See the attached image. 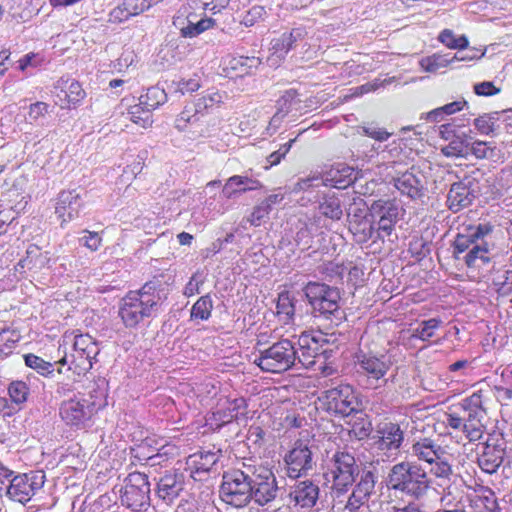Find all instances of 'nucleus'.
I'll use <instances>...</instances> for the list:
<instances>
[{
	"label": "nucleus",
	"instance_id": "nucleus-36",
	"mask_svg": "<svg viewBox=\"0 0 512 512\" xmlns=\"http://www.w3.org/2000/svg\"><path fill=\"white\" fill-rule=\"evenodd\" d=\"M370 211L380 217L398 221L399 207L396 199H378L372 202Z\"/></svg>",
	"mask_w": 512,
	"mask_h": 512
},
{
	"label": "nucleus",
	"instance_id": "nucleus-50",
	"mask_svg": "<svg viewBox=\"0 0 512 512\" xmlns=\"http://www.w3.org/2000/svg\"><path fill=\"white\" fill-rule=\"evenodd\" d=\"M30 389L24 381H13L8 386V394L11 401L17 405L27 401Z\"/></svg>",
	"mask_w": 512,
	"mask_h": 512
},
{
	"label": "nucleus",
	"instance_id": "nucleus-58",
	"mask_svg": "<svg viewBox=\"0 0 512 512\" xmlns=\"http://www.w3.org/2000/svg\"><path fill=\"white\" fill-rule=\"evenodd\" d=\"M446 64L447 61L439 54H433L420 60V66L426 72H436L441 67L446 66Z\"/></svg>",
	"mask_w": 512,
	"mask_h": 512
},
{
	"label": "nucleus",
	"instance_id": "nucleus-43",
	"mask_svg": "<svg viewBox=\"0 0 512 512\" xmlns=\"http://www.w3.org/2000/svg\"><path fill=\"white\" fill-rule=\"evenodd\" d=\"M213 310V301L209 294L200 297L191 308V318L208 320Z\"/></svg>",
	"mask_w": 512,
	"mask_h": 512
},
{
	"label": "nucleus",
	"instance_id": "nucleus-29",
	"mask_svg": "<svg viewBox=\"0 0 512 512\" xmlns=\"http://www.w3.org/2000/svg\"><path fill=\"white\" fill-rule=\"evenodd\" d=\"M469 499L470 506L474 511H496L498 508L495 492L486 486L476 485L473 489V493L469 496Z\"/></svg>",
	"mask_w": 512,
	"mask_h": 512
},
{
	"label": "nucleus",
	"instance_id": "nucleus-2",
	"mask_svg": "<svg viewBox=\"0 0 512 512\" xmlns=\"http://www.w3.org/2000/svg\"><path fill=\"white\" fill-rule=\"evenodd\" d=\"M160 300L154 285L147 282L140 289L130 290L122 297L118 316L126 328H137L145 320L156 316Z\"/></svg>",
	"mask_w": 512,
	"mask_h": 512
},
{
	"label": "nucleus",
	"instance_id": "nucleus-26",
	"mask_svg": "<svg viewBox=\"0 0 512 512\" xmlns=\"http://www.w3.org/2000/svg\"><path fill=\"white\" fill-rule=\"evenodd\" d=\"M411 452L419 461L430 465L446 455L445 449L431 438H421L413 443Z\"/></svg>",
	"mask_w": 512,
	"mask_h": 512
},
{
	"label": "nucleus",
	"instance_id": "nucleus-33",
	"mask_svg": "<svg viewBox=\"0 0 512 512\" xmlns=\"http://www.w3.org/2000/svg\"><path fill=\"white\" fill-rule=\"evenodd\" d=\"M225 93L215 89L207 90L195 102L196 112L204 114L220 108L225 100Z\"/></svg>",
	"mask_w": 512,
	"mask_h": 512
},
{
	"label": "nucleus",
	"instance_id": "nucleus-9",
	"mask_svg": "<svg viewBox=\"0 0 512 512\" xmlns=\"http://www.w3.org/2000/svg\"><path fill=\"white\" fill-rule=\"evenodd\" d=\"M357 474L354 456L345 451H337L331 458L325 476L332 482V488L341 493L354 483Z\"/></svg>",
	"mask_w": 512,
	"mask_h": 512
},
{
	"label": "nucleus",
	"instance_id": "nucleus-59",
	"mask_svg": "<svg viewBox=\"0 0 512 512\" xmlns=\"http://www.w3.org/2000/svg\"><path fill=\"white\" fill-rule=\"evenodd\" d=\"M271 210L262 201L253 208L248 221L252 226L258 227L268 218Z\"/></svg>",
	"mask_w": 512,
	"mask_h": 512
},
{
	"label": "nucleus",
	"instance_id": "nucleus-44",
	"mask_svg": "<svg viewBox=\"0 0 512 512\" xmlns=\"http://www.w3.org/2000/svg\"><path fill=\"white\" fill-rule=\"evenodd\" d=\"M438 41L449 49L463 50L469 45L465 35L457 37L450 29H444L439 33Z\"/></svg>",
	"mask_w": 512,
	"mask_h": 512
},
{
	"label": "nucleus",
	"instance_id": "nucleus-39",
	"mask_svg": "<svg viewBox=\"0 0 512 512\" xmlns=\"http://www.w3.org/2000/svg\"><path fill=\"white\" fill-rule=\"evenodd\" d=\"M166 99L167 96L163 89L150 87L139 97V102L152 113L153 110L164 104Z\"/></svg>",
	"mask_w": 512,
	"mask_h": 512
},
{
	"label": "nucleus",
	"instance_id": "nucleus-12",
	"mask_svg": "<svg viewBox=\"0 0 512 512\" xmlns=\"http://www.w3.org/2000/svg\"><path fill=\"white\" fill-rule=\"evenodd\" d=\"M326 410L341 416H349L359 409V399L354 388L349 384H340L327 390L323 395Z\"/></svg>",
	"mask_w": 512,
	"mask_h": 512
},
{
	"label": "nucleus",
	"instance_id": "nucleus-47",
	"mask_svg": "<svg viewBox=\"0 0 512 512\" xmlns=\"http://www.w3.org/2000/svg\"><path fill=\"white\" fill-rule=\"evenodd\" d=\"M130 120L142 128H148L153 123L152 113H150L140 102L132 105L128 111Z\"/></svg>",
	"mask_w": 512,
	"mask_h": 512
},
{
	"label": "nucleus",
	"instance_id": "nucleus-16",
	"mask_svg": "<svg viewBox=\"0 0 512 512\" xmlns=\"http://www.w3.org/2000/svg\"><path fill=\"white\" fill-rule=\"evenodd\" d=\"M505 450V441L500 434L489 435L477 460L481 470L487 474L495 473L503 463Z\"/></svg>",
	"mask_w": 512,
	"mask_h": 512
},
{
	"label": "nucleus",
	"instance_id": "nucleus-49",
	"mask_svg": "<svg viewBox=\"0 0 512 512\" xmlns=\"http://www.w3.org/2000/svg\"><path fill=\"white\" fill-rule=\"evenodd\" d=\"M25 364L31 368L36 370L42 376L52 375L54 371V365L43 358L35 355V354H27L24 357Z\"/></svg>",
	"mask_w": 512,
	"mask_h": 512
},
{
	"label": "nucleus",
	"instance_id": "nucleus-32",
	"mask_svg": "<svg viewBox=\"0 0 512 512\" xmlns=\"http://www.w3.org/2000/svg\"><path fill=\"white\" fill-rule=\"evenodd\" d=\"M329 180L338 189H344L352 185L357 179V172L346 164H338L328 172Z\"/></svg>",
	"mask_w": 512,
	"mask_h": 512
},
{
	"label": "nucleus",
	"instance_id": "nucleus-27",
	"mask_svg": "<svg viewBox=\"0 0 512 512\" xmlns=\"http://www.w3.org/2000/svg\"><path fill=\"white\" fill-rule=\"evenodd\" d=\"M307 36L305 27H296L289 32L282 33L278 38L271 41V50L273 54L284 57L286 56L297 44Z\"/></svg>",
	"mask_w": 512,
	"mask_h": 512
},
{
	"label": "nucleus",
	"instance_id": "nucleus-37",
	"mask_svg": "<svg viewBox=\"0 0 512 512\" xmlns=\"http://www.w3.org/2000/svg\"><path fill=\"white\" fill-rule=\"evenodd\" d=\"M278 486L276 479L265 484L259 483L258 486L254 487L252 492V498L254 501L264 506L273 501L277 496Z\"/></svg>",
	"mask_w": 512,
	"mask_h": 512
},
{
	"label": "nucleus",
	"instance_id": "nucleus-54",
	"mask_svg": "<svg viewBox=\"0 0 512 512\" xmlns=\"http://www.w3.org/2000/svg\"><path fill=\"white\" fill-rule=\"evenodd\" d=\"M179 455L180 448L176 444L168 442L162 445L158 449V452L155 455L149 457V459L154 460L155 464H161L162 462L174 459Z\"/></svg>",
	"mask_w": 512,
	"mask_h": 512
},
{
	"label": "nucleus",
	"instance_id": "nucleus-60",
	"mask_svg": "<svg viewBox=\"0 0 512 512\" xmlns=\"http://www.w3.org/2000/svg\"><path fill=\"white\" fill-rule=\"evenodd\" d=\"M431 467V473L437 478H448L452 474V467L444 456L435 461Z\"/></svg>",
	"mask_w": 512,
	"mask_h": 512
},
{
	"label": "nucleus",
	"instance_id": "nucleus-55",
	"mask_svg": "<svg viewBox=\"0 0 512 512\" xmlns=\"http://www.w3.org/2000/svg\"><path fill=\"white\" fill-rule=\"evenodd\" d=\"M138 61V56L131 48H124L120 56L115 61V68L118 72L126 71Z\"/></svg>",
	"mask_w": 512,
	"mask_h": 512
},
{
	"label": "nucleus",
	"instance_id": "nucleus-5",
	"mask_svg": "<svg viewBox=\"0 0 512 512\" xmlns=\"http://www.w3.org/2000/svg\"><path fill=\"white\" fill-rule=\"evenodd\" d=\"M248 401L238 394L222 395L212 411L205 416V425L218 430L233 421L248 419Z\"/></svg>",
	"mask_w": 512,
	"mask_h": 512
},
{
	"label": "nucleus",
	"instance_id": "nucleus-8",
	"mask_svg": "<svg viewBox=\"0 0 512 512\" xmlns=\"http://www.w3.org/2000/svg\"><path fill=\"white\" fill-rule=\"evenodd\" d=\"M296 354L292 342L284 339L262 351L254 363L264 372L282 373L294 365Z\"/></svg>",
	"mask_w": 512,
	"mask_h": 512
},
{
	"label": "nucleus",
	"instance_id": "nucleus-42",
	"mask_svg": "<svg viewBox=\"0 0 512 512\" xmlns=\"http://www.w3.org/2000/svg\"><path fill=\"white\" fill-rule=\"evenodd\" d=\"M499 120L498 113H484L474 119L473 124L481 135H492L496 128Z\"/></svg>",
	"mask_w": 512,
	"mask_h": 512
},
{
	"label": "nucleus",
	"instance_id": "nucleus-61",
	"mask_svg": "<svg viewBox=\"0 0 512 512\" xmlns=\"http://www.w3.org/2000/svg\"><path fill=\"white\" fill-rule=\"evenodd\" d=\"M493 152L494 148L485 141H475L471 146V153L478 159H485L491 156Z\"/></svg>",
	"mask_w": 512,
	"mask_h": 512
},
{
	"label": "nucleus",
	"instance_id": "nucleus-13",
	"mask_svg": "<svg viewBox=\"0 0 512 512\" xmlns=\"http://www.w3.org/2000/svg\"><path fill=\"white\" fill-rule=\"evenodd\" d=\"M486 415L469 412H446L444 423L446 427L454 431H462L470 442H475L480 440L485 432L486 426L483 419Z\"/></svg>",
	"mask_w": 512,
	"mask_h": 512
},
{
	"label": "nucleus",
	"instance_id": "nucleus-62",
	"mask_svg": "<svg viewBox=\"0 0 512 512\" xmlns=\"http://www.w3.org/2000/svg\"><path fill=\"white\" fill-rule=\"evenodd\" d=\"M398 221H392L387 218L380 217L376 228L378 238L384 239L389 237L395 230L396 223Z\"/></svg>",
	"mask_w": 512,
	"mask_h": 512
},
{
	"label": "nucleus",
	"instance_id": "nucleus-53",
	"mask_svg": "<svg viewBox=\"0 0 512 512\" xmlns=\"http://www.w3.org/2000/svg\"><path fill=\"white\" fill-rule=\"evenodd\" d=\"M267 12L264 6L254 5L242 16L240 23L245 27H252L257 23L264 21Z\"/></svg>",
	"mask_w": 512,
	"mask_h": 512
},
{
	"label": "nucleus",
	"instance_id": "nucleus-52",
	"mask_svg": "<svg viewBox=\"0 0 512 512\" xmlns=\"http://www.w3.org/2000/svg\"><path fill=\"white\" fill-rule=\"evenodd\" d=\"M20 335L14 330L5 329L0 332V352L9 355L17 347Z\"/></svg>",
	"mask_w": 512,
	"mask_h": 512
},
{
	"label": "nucleus",
	"instance_id": "nucleus-23",
	"mask_svg": "<svg viewBox=\"0 0 512 512\" xmlns=\"http://www.w3.org/2000/svg\"><path fill=\"white\" fill-rule=\"evenodd\" d=\"M161 1L162 0H123L109 12L108 21L112 24L123 23L132 17L144 13Z\"/></svg>",
	"mask_w": 512,
	"mask_h": 512
},
{
	"label": "nucleus",
	"instance_id": "nucleus-10",
	"mask_svg": "<svg viewBox=\"0 0 512 512\" xmlns=\"http://www.w3.org/2000/svg\"><path fill=\"white\" fill-rule=\"evenodd\" d=\"M249 474L241 470L225 473L220 494L224 502L234 507L247 505L252 498Z\"/></svg>",
	"mask_w": 512,
	"mask_h": 512
},
{
	"label": "nucleus",
	"instance_id": "nucleus-48",
	"mask_svg": "<svg viewBox=\"0 0 512 512\" xmlns=\"http://www.w3.org/2000/svg\"><path fill=\"white\" fill-rule=\"evenodd\" d=\"M215 25V20L212 18H202L196 23L189 22L185 27H182L180 32L183 37L193 38Z\"/></svg>",
	"mask_w": 512,
	"mask_h": 512
},
{
	"label": "nucleus",
	"instance_id": "nucleus-19",
	"mask_svg": "<svg viewBox=\"0 0 512 512\" xmlns=\"http://www.w3.org/2000/svg\"><path fill=\"white\" fill-rule=\"evenodd\" d=\"M44 476H38L34 473H24L15 476L10 480L7 488V495L10 499L26 503L28 502L44 484Z\"/></svg>",
	"mask_w": 512,
	"mask_h": 512
},
{
	"label": "nucleus",
	"instance_id": "nucleus-22",
	"mask_svg": "<svg viewBox=\"0 0 512 512\" xmlns=\"http://www.w3.org/2000/svg\"><path fill=\"white\" fill-rule=\"evenodd\" d=\"M219 459V452L199 451L188 456L185 470L195 481H201L209 474Z\"/></svg>",
	"mask_w": 512,
	"mask_h": 512
},
{
	"label": "nucleus",
	"instance_id": "nucleus-63",
	"mask_svg": "<svg viewBox=\"0 0 512 512\" xmlns=\"http://www.w3.org/2000/svg\"><path fill=\"white\" fill-rule=\"evenodd\" d=\"M501 89L496 87L493 82L484 81L474 85V93L478 96H494L500 93Z\"/></svg>",
	"mask_w": 512,
	"mask_h": 512
},
{
	"label": "nucleus",
	"instance_id": "nucleus-46",
	"mask_svg": "<svg viewBox=\"0 0 512 512\" xmlns=\"http://www.w3.org/2000/svg\"><path fill=\"white\" fill-rule=\"evenodd\" d=\"M441 152L446 157H464L468 153V143L465 138L456 136L441 148Z\"/></svg>",
	"mask_w": 512,
	"mask_h": 512
},
{
	"label": "nucleus",
	"instance_id": "nucleus-11",
	"mask_svg": "<svg viewBox=\"0 0 512 512\" xmlns=\"http://www.w3.org/2000/svg\"><path fill=\"white\" fill-rule=\"evenodd\" d=\"M120 500L123 506L133 511H141L150 502V483L142 472H132L125 479Z\"/></svg>",
	"mask_w": 512,
	"mask_h": 512
},
{
	"label": "nucleus",
	"instance_id": "nucleus-30",
	"mask_svg": "<svg viewBox=\"0 0 512 512\" xmlns=\"http://www.w3.org/2000/svg\"><path fill=\"white\" fill-rule=\"evenodd\" d=\"M394 186L401 194L416 199L423 194V185L420 179L410 171L402 173L394 180Z\"/></svg>",
	"mask_w": 512,
	"mask_h": 512
},
{
	"label": "nucleus",
	"instance_id": "nucleus-7",
	"mask_svg": "<svg viewBox=\"0 0 512 512\" xmlns=\"http://www.w3.org/2000/svg\"><path fill=\"white\" fill-rule=\"evenodd\" d=\"M305 295L312 307L323 317L342 319L343 312L340 309V292L337 288L324 283L309 282L305 286Z\"/></svg>",
	"mask_w": 512,
	"mask_h": 512
},
{
	"label": "nucleus",
	"instance_id": "nucleus-35",
	"mask_svg": "<svg viewBox=\"0 0 512 512\" xmlns=\"http://www.w3.org/2000/svg\"><path fill=\"white\" fill-rule=\"evenodd\" d=\"M276 313L280 321L289 324L293 321L295 315L294 297L289 291H282L278 295L276 304Z\"/></svg>",
	"mask_w": 512,
	"mask_h": 512
},
{
	"label": "nucleus",
	"instance_id": "nucleus-18",
	"mask_svg": "<svg viewBox=\"0 0 512 512\" xmlns=\"http://www.w3.org/2000/svg\"><path fill=\"white\" fill-rule=\"evenodd\" d=\"M493 394V386L484 380L480 381L478 388L471 395L450 406L447 412L487 414L486 405L491 401Z\"/></svg>",
	"mask_w": 512,
	"mask_h": 512
},
{
	"label": "nucleus",
	"instance_id": "nucleus-41",
	"mask_svg": "<svg viewBox=\"0 0 512 512\" xmlns=\"http://www.w3.org/2000/svg\"><path fill=\"white\" fill-rule=\"evenodd\" d=\"M248 470L251 471L249 475V484L251 488L258 486L259 483L265 484L276 479L272 469L266 465L249 466Z\"/></svg>",
	"mask_w": 512,
	"mask_h": 512
},
{
	"label": "nucleus",
	"instance_id": "nucleus-1",
	"mask_svg": "<svg viewBox=\"0 0 512 512\" xmlns=\"http://www.w3.org/2000/svg\"><path fill=\"white\" fill-rule=\"evenodd\" d=\"M493 231V225L490 223H479L465 229L464 233H459L453 244L454 255L458 260H463L467 273L470 278L480 279L484 276V271L490 264V253L482 241Z\"/></svg>",
	"mask_w": 512,
	"mask_h": 512
},
{
	"label": "nucleus",
	"instance_id": "nucleus-45",
	"mask_svg": "<svg viewBox=\"0 0 512 512\" xmlns=\"http://www.w3.org/2000/svg\"><path fill=\"white\" fill-rule=\"evenodd\" d=\"M443 324L440 318H431L422 321L419 326L415 329L413 336L419 338L422 341H428L434 337L435 332Z\"/></svg>",
	"mask_w": 512,
	"mask_h": 512
},
{
	"label": "nucleus",
	"instance_id": "nucleus-31",
	"mask_svg": "<svg viewBox=\"0 0 512 512\" xmlns=\"http://www.w3.org/2000/svg\"><path fill=\"white\" fill-rule=\"evenodd\" d=\"M300 355L299 362L309 367L315 363L314 358L319 354V341L310 333L302 332L298 340Z\"/></svg>",
	"mask_w": 512,
	"mask_h": 512
},
{
	"label": "nucleus",
	"instance_id": "nucleus-4",
	"mask_svg": "<svg viewBox=\"0 0 512 512\" xmlns=\"http://www.w3.org/2000/svg\"><path fill=\"white\" fill-rule=\"evenodd\" d=\"M62 338L65 342L73 343V351L69 356L64 355L55 362L58 365L57 372L63 374V367L68 365L67 371L77 376L85 375L92 368V361L99 353L96 341L79 329L65 331Z\"/></svg>",
	"mask_w": 512,
	"mask_h": 512
},
{
	"label": "nucleus",
	"instance_id": "nucleus-3",
	"mask_svg": "<svg viewBox=\"0 0 512 512\" xmlns=\"http://www.w3.org/2000/svg\"><path fill=\"white\" fill-rule=\"evenodd\" d=\"M90 399L73 395L60 402L58 416L63 424L71 430H82L93 423L94 417L107 405L106 395L95 391Z\"/></svg>",
	"mask_w": 512,
	"mask_h": 512
},
{
	"label": "nucleus",
	"instance_id": "nucleus-6",
	"mask_svg": "<svg viewBox=\"0 0 512 512\" xmlns=\"http://www.w3.org/2000/svg\"><path fill=\"white\" fill-rule=\"evenodd\" d=\"M427 473L418 465L401 462L393 466L389 474V485L415 497L422 496L429 488Z\"/></svg>",
	"mask_w": 512,
	"mask_h": 512
},
{
	"label": "nucleus",
	"instance_id": "nucleus-56",
	"mask_svg": "<svg viewBox=\"0 0 512 512\" xmlns=\"http://www.w3.org/2000/svg\"><path fill=\"white\" fill-rule=\"evenodd\" d=\"M201 86V78L198 75H194V77L189 79L181 78L175 82V89L181 94L196 92Z\"/></svg>",
	"mask_w": 512,
	"mask_h": 512
},
{
	"label": "nucleus",
	"instance_id": "nucleus-17",
	"mask_svg": "<svg viewBox=\"0 0 512 512\" xmlns=\"http://www.w3.org/2000/svg\"><path fill=\"white\" fill-rule=\"evenodd\" d=\"M287 475L299 478L306 475L313 467L312 452L309 446L301 440L295 442L293 448L284 457Z\"/></svg>",
	"mask_w": 512,
	"mask_h": 512
},
{
	"label": "nucleus",
	"instance_id": "nucleus-21",
	"mask_svg": "<svg viewBox=\"0 0 512 512\" xmlns=\"http://www.w3.org/2000/svg\"><path fill=\"white\" fill-rule=\"evenodd\" d=\"M82 206L81 196L75 190L61 191L55 204V214L61 222V227L77 218Z\"/></svg>",
	"mask_w": 512,
	"mask_h": 512
},
{
	"label": "nucleus",
	"instance_id": "nucleus-38",
	"mask_svg": "<svg viewBox=\"0 0 512 512\" xmlns=\"http://www.w3.org/2000/svg\"><path fill=\"white\" fill-rule=\"evenodd\" d=\"M181 489L176 475L167 474L160 478L157 492L160 498L171 501L178 496Z\"/></svg>",
	"mask_w": 512,
	"mask_h": 512
},
{
	"label": "nucleus",
	"instance_id": "nucleus-57",
	"mask_svg": "<svg viewBox=\"0 0 512 512\" xmlns=\"http://www.w3.org/2000/svg\"><path fill=\"white\" fill-rule=\"evenodd\" d=\"M374 487V476L371 472H367L364 475H362L360 481L357 483L354 490L368 500L370 495L374 491Z\"/></svg>",
	"mask_w": 512,
	"mask_h": 512
},
{
	"label": "nucleus",
	"instance_id": "nucleus-14",
	"mask_svg": "<svg viewBox=\"0 0 512 512\" xmlns=\"http://www.w3.org/2000/svg\"><path fill=\"white\" fill-rule=\"evenodd\" d=\"M52 96L62 110H72L82 104L86 92L78 80L61 77L53 85Z\"/></svg>",
	"mask_w": 512,
	"mask_h": 512
},
{
	"label": "nucleus",
	"instance_id": "nucleus-24",
	"mask_svg": "<svg viewBox=\"0 0 512 512\" xmlns=\"http://www.w3.org/2000/svg\"><path fill=\"white\" fill-rule=\"evenodd\" d=\"M378 445L382 450H398L404 441V431L398 423L385 421L378 425Z\"/></svg>",
	"mask_w": 512,
	"mask_h": 512
},
{
	"label": "nucleus",
	"instance_id": "nucleus-20",
	"mask_svg": "<svg viewBox=\"0 0 512 512\" xmlns=\"http://www.w3.org/2000/svg\"><path fill=\"white\" fill-rule=\"evenodd\" d=\"M319 487L311 480L297 482L289 493V500L301 512H309L319 498Z\"/></svg>",
	"mask_w": 512,
	"mask_h": 512
},
{
	"label": "nucleus",
	"instance_id": "nucleus-28",
	"mask_svg": "<svg viewBox=\"0 0 512 512\" xmlns=\"http://www.w3.org/2000/svg\"><path fill=\"white\" fill-rule=\"evenodd\" d=\"M262 187L263 184L259 180L252 179L247 176L233 175L226 180L222 189V194L225 198L230 199L237 194L258 190Z\"/></svg>",
	"mask_w": 512,
	"mask_h": 512
},
{
	"label": "nucleus",
	"instance_id": "nucleus-64",
	"mask_svg": "<svg viewBox=\"0 0 512 512\" xmlns=\"http://www.w3.org/2000/svg\"><path fill=\"white\" fill-rule=\"evenodd\" d=\"M371 423L366 419L355 421L351 432L360 440L367 438L371 433Z\"/></svg>",
	"mask_w": 512,
	"mask_h": 512
},
{
	"label": "nucleus",
	"instance_id": "nucleus-34",
	"mask_svg": "<svg viewBox=\"0 0 512 512\" xmlns=\"http://www.w3.org/2000/svg\"><path fill=\"white\" fill-rule=\"evenodd\" d=\"M348 228L357 243L367 242L369 239H371L374 232L372 218L358 219L355 217H350Z\"/></svg>",
	"mask_w": 512,
	"mask_h": 512
},
{
	"label": "nucleus",
	"instance_id": "nucleus-25",
	"mask_svg": "<svg viewBox=\"0 0 512 512\" xmlns=\"http://www.w3.org/2000/svg\"><path fill=\"white\" fill-rule=\"evenodd\" d=\"M475 198L470 182H455L451 185L447 195V206L454 213L461 211L472 204Z\"/></svg>",
	"mask_w": 512,
	"mask_h": 512
},
{
	"label": "nucleus",
	"instance_id": "nucleus-51",
	"mask_svg": "<svg viewBox=\"0 0 512 512\" xmlns=\"http://www.w3.org/2000/svg\"><path fill=\"white\" fill-rule=\"evenodd\" d=\"M198 112H196V107L185 106L184 109L177 115L175 119V128L178 131H185L189 127V125L197 122Z\"/></svg>",
	"mask_w": 512,
	"mask_h": 512
},
{
	"label": "nucleus",
	"instance_id": "nucleus-40",
	"mask_svg": "<svg viewBox=\"0 0 512 512\" xmlns=\"http://www.w3.org/2000/svg\"><path fill=\"white\" fill-rule=\"evenodd\" d=\"M319 211L331 220H340L343 215L340 199L335 195L325 196L319 204Z\"/></svg>",
	"mask_w": 512,
	"mask_h": 512
},
{
	"label": "nucleus",
	"instance_id": "nucleus-15",
	"mask_svg": "<svg viewBox=\"0 0 512 512\" xmlns=\"http://www.w3.org/2000/svg\"><path fill=\"white\" fill-rule=\"evenodd\" d=\"M357 364L372 388L376 389L387 383L385 376L392 367V362L386 355L363 353L357 357Z\"/></svg>",
	"mask_w": 512,
	"mask_h": 512
}]
</instances>
